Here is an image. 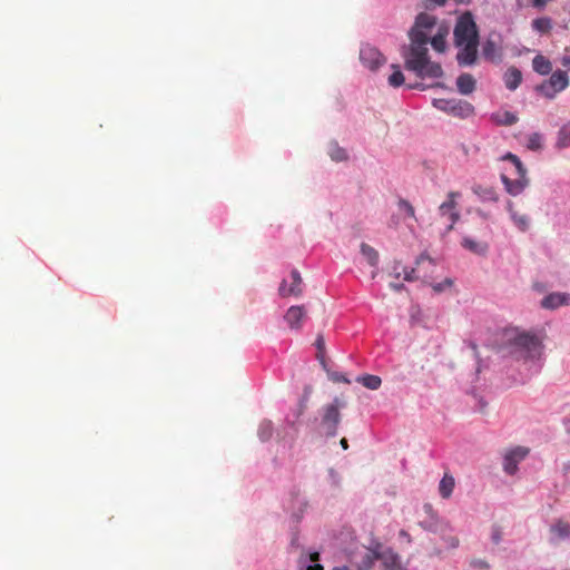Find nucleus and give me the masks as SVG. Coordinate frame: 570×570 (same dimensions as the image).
<instances>
[{
	"instance_id": "f257e3e1",
	"label": "nucleus",
	"mask_w": 570,
	"mask_h": 570,
	"mask_svg": "<svg viewBox=\"0 0 570 570\" xmlns=\"http://www.w3.org/2000/svg\"><path fill=\"white\" fill-rule=\"evenodd\" d=\"M436 26V18L425 12L417 14L414 26L409 31L410 45L402 49L404 67L420 78H441L443 69L439 62L430 60V31Z\"/></svg>"
},
{
	"instance_id": "f03ea898",
	"label": "nucleus",
	"mask_w": 570,
	"mask_h": 570,
	"mask_svg": "<svg viewBox=\"0 0 570 570\" xmlns=\"http://www.w3.org/2000/svg\"><path fill=\"white\" fill-rule=\"evenodd\" d=\"M458 49L456 61L461 67L472 66L478 60L479 31L470 12L463 13L453 31Z\"/></svg>"
},
{
	"instance_id": "7ed1b4c3",
	"label": "nucleus",
	"mask_w": 570,
	"mask_h": 570,
	"mask_svg": "<svg viewBox=\"0 0 570 570\" xmlns=\"http://www.w3.org/2000/svg\"><path fill=\"white\" fill-rule=\"evenodd\" d=\"M503 159L510 160L513 164L514 169H515V175L518 177L515 179H510L505 175H502L501 176L502 181L505 186L507 191L513 196H517L523 191V189L527 187V185L529 183L528 178L525 177L527 169L523 166V164L521 163V160L519 159V157L511 153H508L503 157Z\"/></svg>"
},
{
	"instance_id": "20e7f679",
	"label": "nucleus",
	"mask_w": 570,
	"mask_h": 570,
	"mask_svg": "<svg viewBox=\"0 0 570 570\" xmlns=\"http://www.w3.org/2000/svg\"><path fill=\"white\" fill-rule=\"evenodd\" d=\"M343 406L341 401L336 397L333 403L326 404L322 409L321 429L323 434L327 438H333L337 433V426L341 421L340 407Z\"/></svg>"
},
{
	"instance_id": "39448f33",
	"label": "nucleus",
	"mask_w": 570,
	"mask_h": 570,
	"mask_svg": "<svg viewBox=\"0 0 570 570\" xmlns=\"http://www.w3.org/2000/svg\"><path fill=\"white\" fill-rule=\"evenodd\" d=\"M432 105L436 109L459 118H468L474 112V107L470 102L455 98L433 99Z\"/></svg>"
},
{
	"instance_id": "423d86ee",
	"label": "nucleus",
	"mask_w": 570,
	"mask_h": 570,
	"mask_svg": "<svg viewBox=\"0 0 570 570\" xmlns=\"http://www.w3.org/2000/svg\"><path fill=\"white\" fill-rule=\"evenodd\" d=\"M512 344L524 354L527 358H537L542 353V343L535 336L529 333H518L512 338Z\"/></svg>"
},
{
	"instance_id": "0eeeda50",
	"label": "nucleus",
	"mask_w": 570,
	"mask_h": 570,
	"mask_svg": "<svg viewBox=\"0 0 570 570\" xmlns=\"http://www.w3.org/2000/svg\"><path fill=\"white\" fill-rule=\"evenodd\" d=\"M569 85V78L566 71H554L549 80L541 83L537 89L547 98L552 99L558 92L564 90Z\"/></svg>"
},
{
	"instance_id": "6e6552de",
	"label": "nucleus",
	"mask_w": 570,
	"mask_h": 570,
	"mask_svg": "<svg viewBox=\"0 0 570 570\" xmlns=\"http://www.w3.org/2000/svg\"><path fill=\"white\" fill-rule=\"evenodd\" d=\"M420 525L428 531L440 533L446 548L455 549L459 547V538L452 534V529L448 522L434 520L431 522H420Z\"/></svg>"
},
{
	"instance_id": "1a4fd4ad",
	"label": "nucleus",
	"mask_w": 570,
	"mask_h": 570,
	"mask_svg": "<svg viewBox=\"0 0 570 570\" xmlns=\"http://www.w3.org/2000/svg\"><path fill=\"white\" fill-rule=\"evenodd\" d=\"M482 56L491 62H500L502 59V36L491 31L482 43Z\"/></svg>"
},
{
	"instance_id": "9d476101",
	"label": "nucleus",
	"mask_w": 570,
	"mask_h": 570,
	"mask_svg": "<svg viewBox=\"0 0 570 570\" xmlns=\"http://www.w3.org/2000/svg\"><path fill=\"white\" fill-rule=\"evenodd\" d=\"M461 194L459 191H450L448 194V199L443 202L439 207V213L442 217H448L450 224L446 227V233L452 230L454 227V224L460 218V213L458 210V203L456 198H459Z\"/></svg>"
},
{
	"instance_id": "9b49d317",
	"label": "nucleus",
	"mask_w": 570,
	"mask_h": 570,
	"mask_svg": "<svg viewBox=\"0 0 570 570\" xmlns=\"http://www.w3.org/2000/svg\"><path fill=\"white\" fill-rule=\"evenodd\" d=\"M362 63L371 70H376L385 63V57L373 46L364 45L360 50Z\"/></svg>"
},
{
	"instance_id": "f8f14e48",
	"label": "nucleus",
	"mask_w": 570,
	"mask_h": 570,
	"mask_svg": "<svg viewBox=\"0 0 570 570\" xmlns=\"http://www.w3.org/2000/svg\"><path fill=\"white\" fill-rule=\"evenodd\" d=\"M529 454V449L524 446H517L508 451L503 460L504 471L513 475L518 470V464Z\"/></svg>"
},
{
	"instance_id": "ddd939ff",
	"label": "nucleus",
	"mask_w": 570,
	"mask_h": 570,
	"mask_svg": "<svg viewBox=\"0 0 570 570\" xmlns=\"http://www.w3.org/2000/svg\"><path fill=\"white\" fill-rule=\"evenodd\" d=\"M303 281L298 271L293 269L291 272V284L287 285V279H283L279 285L278 294L282 297L299 296L303 293L302 287Z\"/></svg>"
},
{
	"instance_id": "4468645a",
	"label": "nucleus",
	"mask_w": 570,
	"mask_h": 570,
	"mask_svg": "<svg viewBox=\"0 0 570 570\" xmlns=\"http://www.w3.org/2000/svg\"><path fill=\"white\" fill-rule=\"evenodd\" d=\"M306 317V311L302 305L291 306L284 315V320L291 330H299Z\"/></svg>"
},
{
	"instance_id": "2eb2a0df",
	"label": "nucleus",
	"mask_w": 570,
	"mask_h": 570,
	"mask_svg": "<svg viewBox=\"0 0 570 570\" xmlns=\"http://www.w3.org/2000/svg\"><path fill=\"white\" fill-rule=\"evenodd\" d=\"M382 562V570H406L402 564L401 557L392 549H385L379 554Z\"/></svg>"
},
{
	"instance_id": "dca6fc26",
	"label": "nucleus",
	"mask_w": 570,
	"mask_h": 570,
	"mask_svg": "<svg viewBox=\"0 0 570 570\" xmlns=\"http://www.w3.org/2000/svg\"><path fill=\"white\" fill-rule=\"evenodd\" d=\"M449 35V28L444 26H440L438 28L436 33L432 35V30L430 31L429 43H431L432 48L438 52H444L446 49L445 38Z\"/></svg>"
},
{
	"instance_id": "f3484780",
	"label": "nucleus",
	"mask_w": 570,
	"mask_h": 570,
	"mask_svg": "<svg viewBox=\"0 0 570 570\" xmlns=\"http://www.w3.org/2000/svg\"><path fill=\"white\" fill-rule=\"evenodd\" d=\"M568 304H570V295L561 293H552L546 296L541 302L542 307L550 309Z\"/></svg>"
},
{
	"instance_id": "a211bd4d",
	"label": "nucleus",
	"mask_w": 570,
	"mask_h": 570,
	"mask_svg": "<svg viewBox=\"0 0 570 570\" xmlns=\"http://www.w3.org/2000/svg\"><path fill=\"white\" fill-rule=\"evenodd\" d=\"M476 81L471 73H462L456 79V88L462 95H470L475 90Z\"/></svg>"
},
{
	"instance_id": "6ab92c4d",
	"label": "nucleus",
	"mask_w": 570,
	"mask_h": 570,
	"mask_svg": "<svg viewBox=\"0 0 570 570\" xmlns=\"http://www.w3.org/2000/svg\"><path fill=\"white\" fill-rule=\"evenodd\" d=\"M533 70L542 76L549 75L552 70L550 60L546 57L538 55L532 60Z\"/></svg>"
},
{
	"instance_id": "aec40b11",
	"label": "nucleus",
	"mask_w": 570,
	"mask_h": 570,
	"mask_svg": "<svg viewBox=\"0 0 570 570\" xmlns=\"http://www.w3.org/2000/svg\"><path fill=\"white\" fill-rule=\"evenodd\" d=\"M522 75L521 71L514 67L508 69L505 72V86L510 90H515L521 83Z\"/></svg>"
},
{
	"instance_id": "412c9836",
	"label": "nucleus",
	"mask_w": 570,
	"mask_h": 570,
	"mask_svg": "<svg viewBox=\"0 0 570 570\" xmlns=\"http://www.w3.org/2000/svg\"><path fill=\"white\" fill-rule=\"evenodd\" d=\"M455 482L454 478L449 474H444L439 484V491L442 498L448 499L451 497Z\"/></svg>"
},
{
	"instance_id": "4be33fe9",
	"label": "nucleus",
	"mask_w": 570,
	"mask_h": 570,
	"mask_svg": "<svg viewBox=\"0 0 570 570\" xmlns=\"http://www.w3.org/2000/svg\"><path fill=\"white\" fill-rule=\"evenodd\" d=\"M551 532L554 533L559 539H566L570 537V524L559 519L551 525Z\"/></svg>"
},
{
	"instance_id": "5701e85b",
	"label": "nucleus",
	"mask_w": 570,
	"mask_h": 570,
	"mask_svg": "<svg viewBox=\"0 0 570 570\" xmlns=\"http://www.w3.org/2000/svg\"><path fill=\"white\" fill-rule=\"evenodd\" d=\"M356 381L370 390H377L382 384L381 377L372 374L358 376Z\"/></svg>"
},
{
	"instance_id": "b1692460",
	"label": "nucleus",
	"mask_w": 570,
	"mask_h": 570,
	"mask_svg": "<svg viewBox=\"0 0 570 570\" xmlns=\"http://www.w3.org/2000/svg\"><path fill=\"white\" fill-rule=\"evenodd\" d=\"M361 253L371 266H376L379 263V253L366 243L361 244Z\"/></svg>"
},
{
	"instance_id": "393cba45",
	"label": "nucleus",
	"mask_w": 570,
	"mask_h": 570,
	"mask_svg": "<svg viewBox=\"0 0 570 570\" xmlns=\"http://www.w3.org/2000/svg\"><path fill=\"white\" fill-rule=\"evenodd\" d=\"M462 246L474 254H484L488 249L485 244L475 242L469 237L463 238Z\"/></svg>"
},
{
	"instance_id": "a878e982",
	"label": "nucleus",
	"mask_w": 570,
	"mask_h": 570,
	"mask_svg": "<svg viewBox=\"0 0 570 570\" xmlns=\"http://www.w3.org/2000/svg\"><path fill=\"white\" fill-rule=\"evenodd\" d=\"M473 191L483 200H489V202L498 200L497 191L491 187L476 186L473 188Z\"/></svg>"
},
{
	"instance_id": "bb28decb",
	"label": "nucleus",
	"mask_w": 570,
	"mask_h": 570,
	"mask_svg": "<svg viewBox=\"0 0 570 570\" xmlns=\"http://www.w3.org/2000/svg\"><path fill=\"white\" fill-rule=\"evenodd\" d=\"M381 552L377 551H368L366 552L361 560V563L357 566V570H370L375 560H379V554Z\"/></svg>"
},
{
	"instance_id": "cd10ccee",
	"label": "nucleus",
	"mask_w": 570,
	"mask_h": 570,
	"mask_svg": "<svg viewBox=\"0 0 570 570\" xmlns=\"http://www.w3.org/2000/svg\"><path fill=\"white\" fill-rule=\"evenodd\" d=\"M315 346L317 348L316 357L320 361L322 367L327 371V363L325 360V340L322 335H318L315 341Z\"/></svg>"
},
{
	"instance_id": "c85d7f7f",
	"label": "nucleus",
	"mask_w": 570,
	"mask_h": 570,
	"mask_svg": "<svg viewBox=\"0 0 570 570\" xmlns=\"http://www.w3.org/2000/svg\"><path fill=\"white\" fill-rule=\"evenodd\" d=\"M393 72L389 77V85L397 88L404 83V75L397 65H392Z\"/></svg>"
},
{
	"instance_id": "c756f323",
	"label": "nucleus",
	"mask_w": 570,
	"mask_h": 570,
	"mask_svg": "<svg viewBox=\"0 0 570 570\" xmlns=\"http://www.w3.org/2000/svg\"><path fill=\"white\" fill-rule=\"evenodd\" d=\"M493 118L497 124L504 126H511L518 121V117L510 111H504L502 114L494 115Z\"/></svg>"
},
{
	"instance_id": "7c9ffc66",
	"label": "nucleus",
	"mask_w": 570,
	"mask_h": 570,
	"mask_svg": "<svg viewBox=\"0 0 570 570\" xmlns=\"http://www.w3.org/2000/svg\"><path fill=\"white\" fill-rule=\"evenodd\" d=\"M532 28L538 32L548 33L552 28V23L549 18H538L532 21Z\"/></svg>"
},
{
	"instance_id": "2f4dec72",
	"label": "nucleus",
	"mask_w": 570,
	"mask_h": 570,
	"mask_svg": "<svg viewBox=\"0 0 570 570\" xmlns=\"http://www.w3.org/2000/svg\"><path fill=\"white\" fill-rule=\"evenodd\" d=\"M557 146L566 148L570 146V125L563 126L558 132Z\"/></svg>"
},
{
	"instance_id": "473e14b6",
	"label": "nucleus",
	"mask_w": 570,
	"mask_h": 570,
	"mask_svg": "<svg viewBox=\"0 0 570 570\" xmlns=\"http://www.w3.org/2000/svg\"><path fill=\"white\" fill-rule=\"evenodd\" d=\"M509 212L514 224L521 229L525 230L529 226V218L525 215L518 214L513 210L512 205L509 204Z\"/></svg>"
},
{
	"instance_id": "72a5a7b5",
	"label": "nucleus",
	"mask_w": 570,
	"mask_h": 570,
	"mask_svg": "<svg viewBox=\"0 0 570 570\" xmlns=\"http://www.w3.org/2000/svg\"><path fill=\"white\" fill-rule=\"evenodd\" d=\"M273 435V424L271 421H263L258 428V436L262 441H268Z\"/></svg>"
},
{
	"instance_id": "f704fd0d",
	"label": "nucleus",
	"mask_w": 570,
	"mask_h": 570,
	"mask_svg": "<svg viewBox=\"0 0 570 570\" xmlns=\"http://www.w3.org/2000/svg\"><path fill=\"white\" fill-rule=\"evenodd\" d=\"M330 156L335 161H342L347 158L346 151L337 146L336 144H333L330 148Z\"/></svg>"
},
{
	"instance_id": "c9c22d12",
	"label": "nucleus",
	"mask_w": 570,
	"mask_h": 570,
	"mask_svg": "<svg viewBox=\"0 0 570 570\" xmlns=\"http://www.w3.org/2000/svg\"><path fill=\"white\" fill-rule=\"evenodd\" d=\"M397 206L401 213H404L409 217L415 218L414 207L407 200L400 199Z\"/></svg>"
},
{
	"instance_id": "e433bc0d",
	"label": "nucleus",
	"mask_w": 570,
	"mask_h": 570,
	"mask_svg": "<svg viewBox=\"0 0 570 570\" xmlns=\"http://www.w3.org/2000/svg\"><path fill=\"white\" fill-rule=\"evenodd\" d=\"M542 138L539 134H532L529 137L528 148L532 150H537L541 148Z\"/></svg>"
},
{
	"instance_id": "4c0bfd02",
	"label": "nucleus",
	"mask_w": 570,
	"mask_h": 570,
	"mask_svg": "<svg viewBox=\"0 0 570 570\" xmlns=\"http://www.w3.org/2000/svg\"><path fill=\"white\" fill-rule=\"evenodd\" d=\"M446 2V0H423L422 1V7L426 10H433L435 9L436 7H442L444 6Z\"/></svg>"
},
{
	"instance_id": "58836bf2",
	"label": "nucleus",
	"mask_w": 570,
	"mask_h": 570,
	"mask_svg": "<svg viewBox=\"0 0 570 570\" xmlns=\"http://www.w3.org/2000/svg\"><path fill=\"white\" fill-rule=\"evenodd\" d=\"M453 285V279L451 278H445L443 282L441 283H435L432 285V288L434 292L436 293H441L443 292L445 288L448 287H451Z\"/></svg>"
},
{
	"instance_id": "ea45409f",
	"label": "nucleus",
	"mask_w": 570,
	"mask_h": 570,
	"mask_svg": "<svg viewBox=\"0 0 570 570\" xmlns=\"http://www.w3.org/2000/svg\"><path fill=\"white\" fill-rule=\"evenodd\" d=\"M502 532L501 529L497 525L492 528V541L498 544L501 541Z\"/></svg>"
},
{
	"instance_id": "a19ab883",
	"label": "nucleus",
	"mask_w": 570,
	"mask_h": 570,
	"mask_svg": "<svg viewBox=\"0 0 570 570\" xmlns=\"http://www.w3.org/2000/svg\"><path fill=\"white\" fill-rule=\"evenodd\" d=\"M331 377L332 381L334 382H344V383H350V381L342 374H338V373H330V371L327 370L326 371Z\"/></svg>"
},
{
	"instance_id": "79ce46f5",
	"label": "nucleus",
	"mask_w": 570,
	"mask_h": 570,
	"mask_svg": "<svg viewBox=\"0 0 570 570\" xmlns=\"http://www.w3.org/2000/svg\"><path fill=\"white\" fill-rule=\"evenodd\" d=\"M471 566L475 569H488L489 563L485 560L476 559L471 562Z\"/></svg>"
},
{
	"instance_id": "37998d69",
	"label": "nucleus",
	"mask_w": 570,
	"mask_h": 570,
	"mask_svg": "<svg viewBox=\"0 0 570 570\" xmlns=\"http://www.w3.org/2000/svg\"><path fill=\"white\" fill-rule=\"evenodd\" d=\"M399 535H400V538L405 539V540H406V542H409V543H411V542H412V538H411V535H410V533H409L407 531H405V530H401V531L399 532Z\"/></svg>"
},
{
	"instance_id": "c03bdc74",
	"label": "nucleus",
	"mask_w": 570,
	"mask_h": 570,
	"mask_svg": "<svg viewBox=\"0 0 570 570\" xmlns=\"http://www.w3.org/2000/svg\"><path fill=\"white\" fill-rule=\"evenodd\" d=\"M561 63L563 67L568 68V70L570 71V57H568V56L563 57L561 60Z\"/></svg>"
},
{
	"instance_id": "a18cd8bd",
	"label": "nucleus",
	"mask_w": 570,
	"mask_h": 570,
	"mask_svg": "<svg viewBox=\"0 0 570 570\" xmlns=\"http://www.w3.org/2000/svg\"><path fill=\"white\" fill-rule=\"evenodd\" d=\"M414 273H415V271H414V269H411L410 272H405L404 279H405V281H412V279H414V276H413V275H414Z\"/></svg>"
},
{
	"instance_id": "49530a36",
	"label": "nucleus",
	"mask_w": 570,
	"mask_h": 570,
	"mask_svg": "<svg viewBox=\"0 0 570 570\" xmlns=\"http://www.w3.org/2000/svg\"><path fill=\"white\" fill-rule=\"evenodd\" d=\"M307 570H324V567L320 563H315L313 566H308Z\"/></svg>"
},
{
	"instance_id": "de8ad7c7",
	"label": "nucleus",
	"mask_w": 570,
	"mask_h": 570,
	"mask_svg": "<svg viewBox=\"0 0 570 570\" xmlns=\"http://www.w3.org/2000/svg\"><path fill=\"white\" fill-rule=\"evenodd\" d=\"M309 559L311 561L313 562H317L320 560V553L318 552H313L309 554Z\"/></svg>"
},
{
	"instance_id": "09e8293b",
	"label": "nucleus",
	"mask_w": 570,
	"mask_h": 570,
	"mask_svg": "<svg viewBox=\"0 0 570 570\" xmlns=\"http://www.w3.org/2000/svg\"><path fill=\"white\" fill-rule=\"evenodd\" d=\"M341 446L344 449V450H347L348 449V443H347V440L345 438H343L340 442Z\"/></svg>"
},
{
	"instance_id": "8fccbe9b",
	"label": "nucleus",
	"mask_w": 570,
	"mask_h": 570,
	"mask_svg": "<svg viewBox=\"0 0 570 570\" xmlns=\"http://www.w3.org/2000/svg\"><path fill=\"white\" fill-rule=\"evenodd\" d=\"M390 285L394 291H400L401 288H403V284L391 283Z\"/></svg>"
},
{
	"instance_id": "3c124183",
	"label": "nucleus",
	"mask_w": 570,
	"mask_h": 570,
	"mask_svg": "<svg viewBox=\"0 0 570 570\" xmlns=\"http://www.w3.org/2000/svg\"><path fill=\"white\" fill-rule=\"evenodd\" d=\"M333 570H351V569L346 566H343V567H335Z\"/></svg>"
}]
</instances>
